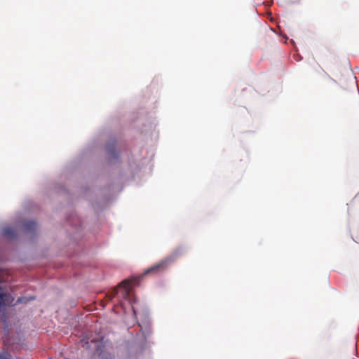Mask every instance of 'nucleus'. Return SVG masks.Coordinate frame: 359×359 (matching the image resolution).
Here are the masks:
<instances>
[{
	"label": "nucleus",
	"mask_w": 359,
	"mask_h": 359,
	"mask_svg": "<svg viewBox=\"0 0 359 359\" xmlns=\"http://www.w3.org/2000/svg\"><path fill=\"white\" fill-rule=\"evenodd\" d=\"M137 279L125 280L116 287L114 288L109 294V299H111L116 295H120L123 299L128 300L130 303L133 301V287Z\"/></svg>",
	"instance_id": "obj_2"
},
{
	"label": "nucleus",
	"mask_w": 359,
	"mask_h": 359,
	"mask_svg": "<svg viewBox=\"0 0 359 359\" xmlns=\"http://www.w3.org/2000/svg\"><path fill=\"white\" fill-rule=\"evenodd\" d=\"M183 254L184 249L182 247L175 248L170 255L147 269L144 274L157 275L165 271L170 264L174 263Z\"/></svg>",
	"instance_id": "obj_1"
},
{
	"label": "nucleus",
	"mask_w": 359,
	"mask_h": 359,
	"mask_svg": "<svg viewBox=\"0 0 359 359\" xmlns=\"http://www.w3.org/2000/svg\"><path fill=\"white\" fill-rule=\"evenodd\" d=\"M24 229L27 231H34L36 229V223L32 220H27L22 224Z\"/></svg>",
	"instance_id": "obj_3"
},
{
	"label": "nucleus",
	"mask_w": 359,
	"mask_h": 359,
	"mask_svg": "<svg viewBox=\"0 0 359 359\" xmlns=\"http://www.w3.org/2000/svg\"><path fill=\"white\" fill-rule=\"evenodd\" d=\"M133 312L135 313V308L133 306Z\"/></svg>",
	"instance_id": "obj_8"
},
{
	"label": "nucleus",
	"mask_w": 359,
	"mask_h": 359,
	"mask_svg": "<svg viewBox=\"0 0 359 359\" xmlns=\"http://www.w3.org/2000/svg\"><path fill=\"white\" fill-rule=\"evenodd\" d=\"M0 359H11V356L8 353H2L0 355Z\"/></svg>",
	"instance_id": "obj_6"
},
{
	"label": "nucleus",
	"mask_w": 359,
	"mask_h": 359,
	"mask_svg": "<svg viewBox=\"0 0 359 359\" xmlns=\"http://www.w3.org/2000/svg\"><path fill=\"white\" fill-rule=\"evenodd\" d=\"M4 236H5L7 238H13L15 234V230L13 227L11 226H6L4 227L2 230Z\"/></svg>",
	"instance_id": "obj_4"
},
{
	"label": "nucleus",
	"mask_w": 359,
	"mask_h": 359,
	"mask_svg": "<svg viewBox=\"0 0 359 359\" xmlns=\"http://www.w3.org/2000/svg\"><path fill=\"white\" fill-rule=\"evenodd\" d=\"M107 151L109 154V156H111V157H115V153H114V144H109L107 146Z\"/></svg>",
	"instance_id": "obj_5"
},
{
	"label": "nucleus",
	"mask_w": 359,
	"mask_h": 359,
	"mask_svg": "<svg viewBox=\"0 0 359 359\" xmlns=\"http://www.w3.org/2000/svg\"><path fill=\"white\" fill-rule=\"evenodd\" d=\"M24 299L25 298H21V297L18 298V302H19V303L25 302V301H24Z\"/></svg>",
	"instance_id": "obj_7"
}]
</instances>
